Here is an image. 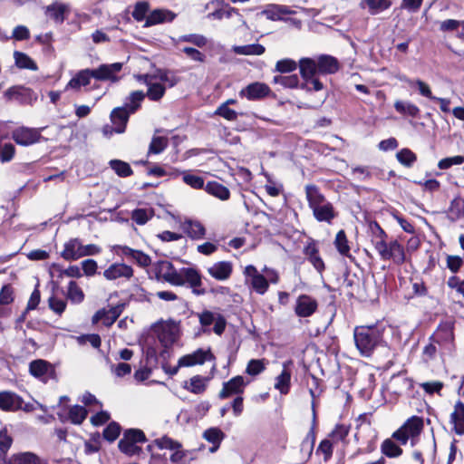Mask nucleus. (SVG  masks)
Returning <instances> with one entry per match:
<instances>
[{"instance_id": "obj_22", "label": "nucleus", "mask_w": 464, "mask_h": 464, "mask_svg": "<svg viewBox=\"0 0 464 464\" xmlns=\"http://www.w3.org/2000/svg\"><path fill=\"white\" fill-rule=\"evenodd\" d=\"M154 445H156L159 449H169L175 450V452L170 456V460L173 463H179L184 458L183 452L179 450L181 448L180 443L168 437H162L160 439L155 440Z\"/></svg>"}, {"instance_id": "obj_31", "label": "nucleus", "mask_w": 464, "mask_h": 464, "mask_svg": "<svg viewBox=\"0 0 464 464\" xmlns=\"http://www.w3.org/2000/svg\"><path fill=\"white\" fill-rule=\"evenodd\" d=\"M267 19L276 21L284 19L286 14H295V11L291 10L286 5H268L262 12Z\"/></svg>"}, {"instance_id": "obj_47", "label": "nucleus", "mask_w": 464, "mask_h": 464, "mask_svg": "<svg viewBox=\"0 0 464 464\" xmlns=\"http://www.w3.org/2000/svg\"><path fill=\"white\" fill-rule=\"evenodd\" d=\"M398 161L407 168H411L417 160V156L410 149H402L396 154Z\"/></svg>"}, {"instance_id": "obj_53", "label": "nucleus", "mask_w": 464, "mask_h": 464, "mask_svg": "<svg viewBox=\"0 0 464 464\" xmlns=\"http://www.w3.org/2000/svg\"><path fill=\"white\" fill-rule=\"evenodd\" d=\"M67 295L74 303H80L84 298L82 290L74 281L69 283Z\"/></svg>"}, {"instance_id": "obj_3", "label": "nucleus", "mask_w": 464, "mask_h": 464, "mask_svg": "<svg viewBox=\"0 0 464 464\" xmlns=\"http://www.w3.org/2000/svg\"><path fill=\"white\" fill-rule=\"evenodd\" d=\"M383 329L378 323L355 327L354 342L362 355L368 357L372 354L382 339Z\"/></svg>"}, {"instance_id": "obj_9", "label": "nucleus", "mask_w": 464, "mask_h": 464, "mask_svg": "<svg viewBox=\"0 0 464 464\" xmlns=\"http://www.w3.org/2000/svg\"><path fill=\"white\" fill-rule=\"evenodd\" d=\"M248 382V381H245V379L240 375L233 377L229 381L223 383V387L218 393L219 399L224 400L234 395H242Z\"/></svg>"}, {"instance_id": "obj_45", "label": "nucleus", "mask_w": 464, "mask_h": 464, "mask_svg": "<svg viewBox=\"0 0 464 464\" xmlns=\"http://www.w3.org/2000/svg\"><path fill=\"white\" fill-rule=\"evenodd\" d=\"M30 94V90L22 86H13L5 92V97L8 101L15 100L19 102L24 101V97Z\"/></svg>"}, {"instance_id": "obj_54", "label": "nucleus", "mask_w": 464, "mask_h": 464, "mask_svg": "<svg viewBox=\"0 0 464 464\" xmlns=\"http://www.w3.org/2000/svg\"><path fill=\"white\" fill-rule=\"evenodd\" d=\"M252 288L259 295H264L268 289V282L262 274L253 278L250 282Z\"/></svg>"}, {"instance_id": "obj_30", "label": "nucleus", "mask_w": 464, "mask_h": 464, "mask_svg": "<svg viewBox=\"0 0 464 464\" xmlns=\"http://www.w3.org/2000/svg\"><path fill=\"white\" fill-rule=\"evenodd\" d=\"M8 464H48V462L33 452H21L12 455Z\"/></svg>"}, {"instance_id": "obj_56", "label": "nucleus", "mask_w": 464, "mask_h": 464, "mask_svg": "<svg viewBox=\"0 0 464 464\" xmlns=\"http://www.w3.org/2000/svg\"><path fill=\"white\" fill-rule=\"evenodd\" d=\"M111 169L121 177H127L131 174L130 167L128 163L113 160L110 161Z\"/></svg>"}, {"instance_id": "obj_15", "label": "nucleus", "mask_w": 464, "mask_h": 464, "mask_svg": "<svg viewBox=\"0 0 464 464\" xmlns=\"http://www.w3.org/2000/svg\"><path fill=\"white\" fill-rule=\"evenodd\" d=\"M157 329H162L159 334L160 341L165 345L173 343L178 338V326L175 321H160Z\"/></svg>"}, {"instance_id": "obj_27", "label": "nucleus", "mask_w": 464, "mask_h": 464, "mask_svg": "<svg viewBox=\"0 0 464 464\" xmlns=\"http://www.w3.org/2000/svg\"><path fill=\"white\" fill-rule=\"evenodd\" d=\"M181 227L183 231L192 239H201L206 234V228L198 220L186 219Z\"/></svg>"}, {"instance_id": "obj_7", "label": "nucleus", "mask_w": 464, "mask_h": 464, "mask_svg": "<svg viewBox=\"0 0 464 464\" xmlns=\"http://www.w3.org/2000/svg\"><path fill=\"white\" fill-rule=\"evenodd\" d=\"M423 428L422 419L413 416L410 418L398 430H396L392 437L400 441L402 445L406 444L409 439L418 437Z\"/></svg>"}, {"instance_id": "obj_36", "label": "nucleus", "mask_w": 464, "mask_h": 464, "mask_svg": "<svg viewBox=\"0 0 464 464\" xmlns=\"http://www.w3.org/2000/svg\"><path fill=\"white\" fill-rule=\"evenodd\" d=\"M397 78L400 81L408 83L410 86H416L418 88L420 95H422L430 100L437 99V97L432 94L430 87L425 82H423L420 79L411 80V79L408 78L407 76L401 75V74L397 75Z\"/></svg>"}, {"instance_id": "obj_17", "label": "nucleus", "mask_w": 464, "mask_h": 464, "mask_svg": "<svg viewBox=\"0 0 464 464\" xmlns=\"http://www.w3.org/2000/svg\"><path fill=\"white\" fill-rule=\"evenodd\" d=\"M133 276V270L130 266L123 263H115L111 265L103 272V276L107 280H116L119 278H130Z\"/></svg>"}, {"instance_id": "obj_29", "label": "nucleus", "mask_w": 464, "mask_h": 464, "mask_svg": "<svg viewBox=\"0 0 464 464\" xmlns=\"http://www.w3.org/2000/svg\"><path fill=\"white\" fill-rule=\"evenodd\" d=\"M292 361H287L283 364V371L276 379L275 388L282 394H286L290 389L291 372L288 367L292 364Z\"/></svg>"}, {"instance_id": "obj_1", "label": "nucleus", "mask_w": 464, "mask_h": 464, "mask_svg": "<svg viewBox=\"0 0 464 464\" xmlns=\"http://www.w3.org/2000/svg\"><path fill=\"white\" fill-rule=\"evenodd\" d=\"M147 273L150 277L155 276L158 280L163 279L172 285H188L192 293L201 295L206 293L202 288V277L199 272L193 267H182L176 269L173 265L167 260L159 261L150 266Z\"/></svg>"}, {"instance_id": "obj_11", "label": "nucleus", "mask_w": 464, "mask_h": 464, "mask_svg": "<svg viewBox=\"0 0 464 464\" xmlns=\"http://www.w3.org/2000/svg\"><path fill=\"white\" fill-rule=\"evenodd\" d=\"M29 372L34 377L38 378L44 382L54 375V369L53 365L42 359L31 362L29 364Z\"/></svg>"}, {"instance_id": "obj_55", "label": "nucleus", "mask_w": 464, "mask_h": 464, "mask_svg": "<svg viewBox=\"0 0 464 464\" xmlns=\"http://www.w3.org/2000/svg\"><path fill=\"white\" fill-rule=\"evenodd\" d=\"M463 265L464 261L459 256L447 255L446 266L450 270L451 273L457 274L463 266Z\"/></svg>"}, {"instance_id": "obj_34", "label": "nucleus", "mask_w": 464, "mask_h": 464, "mask_svg": "<svg viewBox=\"0 0 464 464\" xmlns=\"http://www.w3.org/2000/svg\"><path fill=\"white\" fill-rule=\"evenodd\" d=\"M317 62L319 73H334L340 67L337 59L330 55H321Z\"/></svg>"}, {"instance_id": "obj_16", "label": "nucleus", "mask_w": 464, "mask_h": 464, "mask_svg": "<svg viewBox=\"0 0 464 464\" xmlns=\"http://www.w3.org/2000/svg\"><path fill=\"white\" fill-rule=\"evenodd\" d=\"M208 274L218 281L227 280L233 272V265L229 261H218L208 267Z\"/></svg>"}, {"instance_id": "obj_41", "label": "nucleus", "mask_w": 464, "mask_h": 464, "mask_svg": "<svg viewBox=\"0 0 464 464\" xmlns=\"http://www.w3.org/2000/svg\"><path fill=\"white\" fill-rule=\"evenodd\" d=\"M265 51L266 48L259 44L233 46V52L239 55H261Z\"/></svg>"}, {"instance_id": "obj_57", "label": "nucleus", "mask_w": 464, "mask_h": 464, "mask_svg": "<svg viewBox=\"0 0 464 464\" xmlns=\"http://www.w3.org/2000/svg\"><path fill=\"white\" fill-rule=\"evenodd\" d=\"M266 369L265 360L252 359L248 362L246 372L249 375L256 376Z\"/></svg>"}, {"instance_id": "obj_6", "label": "nucleus", "mask_w": 464, "mask_h": 464, "mask_svg": "<svg viewBox=\"0 0 464 464\" xmlns=\"http://www.w3.org/2000/svg\"><path fill=\"white\" fill-rule=\"evenodd\" d=\"M144 440L145 435L141 430L129 429L124 431L118 447L122 453L134 456L141 452V447L139 444Z\"/></svg>"}, {"instance_id": "obj_63", "label": "nucleus", "mask_w": 464, "mask_h": 464, "mask_svg": "<svg viewBox=\"0 0 464 464\" xmlns=\"http://www.w3.org/2000/svg\"><path fill=\"white\" fill-rule=\"evenodd\" d=\"M13 443L12 437L8 434L7 429L4 428L0 430V451L5 454Z\"/></svg>"}, {"instance_id": "obj_14", "label": "nucleus", "mask_w": 464, "mask_h": 464, "mask_svg": "<svg viewBox=\"0 0 464 464\" xmlns=\"http://www.w3.org/2000/svg\"><path fill=\"white\" fill-rule=\"evenodd\" d=\"M213 359L210 349H198L192 353L186 354L179 358V366L190 367L197 364H203L206 361Z\"/></svg>"}, {"instance_id": "obj_46", "label": "nucleus", "mask_w": 464, "mask_h": 464, "mask_svg": "<svg viewBox=\"0 0 464 464\" xmlns=\"http://www.w3.org/2000/svg\"><path fill=\"white\" fill-rule=\"evenodd\" d=\"M15 64L21 69H29L33 71L37 70L35 63L25 53L20 52H14Z\"/></svg>"}, {"instance_id": "obj_37", "label": "nucleus", "mask_w": 464, "mask_h": 464, "mask_svg": "<svg viewBox=\"0 0 464 464\" xmlns=\"http://www.w3.org/2000/svg\"><path fill=\"white\" fill-rule=\"evenodd\" d=\"M224 437V433L218 428H209L203 433V438L213 444L209 449V451L212 453L217 451Z\"/></svg>"}, {"instance_id": "obj_4", "label": "nucleus", "mask_w": 464, "mask_h": 464, "mask_svg": "<svg viewBox=\"0 0 464 464\" xmlns=\"http://www.w3.org/2000/svg\"><path fill=\"white\" fill-rule=\"evenodd\" d=\"M177 82L176 77L164 70L147 73V98L151 101L160 100L166 89L173 87Z\"/></svg>"}, {"instance_id": "obj_21", "label": "nucleus", "mask_w": 464, "mask_h": 464, "mask_svg": "<svg viewBox=\"0 0 464 464\" xmlns=\"http://www.w3.org/2000/svg\"><path fill=\"white\" fill-rule=\"evenodd\" d=\"M131 113L126 111V108L123 107H116L114 108L111 114L110 120L113 126H115L116 133H123L126 130V125L129 121V117Z\"/></svg>"}, {"instance_id": "obj_39", "label": "nucleus", "mask_w": 464, "mask_h": 464, "mask_svg": "<svg viewBox=\"0 0 464 464\" xmlns=\"http://www.w3.org/2000/svg\"><path fill=\"white\" fill-rule=\"evenodd\" d=\"M207 382L206 378L196 375L190 378L189 381L185 382L183 388L192 393L200 394L206 390Z\"/></svg>"}, {"instance_id": "obj_51", "label": "nucleus", "mask_w": 464, "mask_h": 464, "mask_svg": "<svg viewBox=\"0 0 464 464\" xmlns=\"http://www.w3.org/2000/svg\"><path fill=\"white\" fill-rule=\"evenodd\" d=\"M208 16L218 20H222L225 18H237L239 22H242L240 18V13L235 8H229L227 10H218L209 14Z\"/></svg>"}, {"instance_id": "obj_18", "label": "nucleus", "mask_w": 464, "mask_h": 464, "mask_svg": "<svg viewBox=\"0 0 464 464\" xmlns=\"http://www.w3.org/2000/svg\"><path fill=\"white\" fill-rule=\"evenodd\" d=\"M269 92L270 89L266 84L262 82H254L242 89L239 95L252 101L265 98L269 94Z\"/></svg>"}, {"instance_id": "obj_61", "label": "nucleus", "mask_w": 464, "mask_h": 464, "mask_svg": "<svg viewBox=\"0 0 464 464\" xmlns=\"http://www.w3.org/2000/svg\"><path fill=\"white\" fill-rule=\"evenodd\" d=\"M297 68V63L292 59H283L276 63V71L281 73L291 72Z\"/></svg>"}, {"instance_id": "obj_26", "label": "nucleus", "mask_w": 464, "mask_h": 464, "mask_svg": "<svg viewBox=\"0 0 464 464\" xmlns=\"http://www.w3.org/2000/svg\"><path fill=\"white\" fill-rule=\"evenodd\" d=\"M82 242L78 238H72L63 246L61 256L67 261L77 260L82 257Z\"/></svg>"}, {"instance_id": "obj_60", "label": "nucleus", "mask_w": 464, "mask_h": 464, "mask_svg": "<svg viewBox=\"0 0 464 464\" xmlns=\"http://www.w3.org/2000/svg\"><path fill=\"white\" fill-rule=\"evenodd\" d=\"M121 433V426L116 422H111L103 430V438L108 441H114Z\"/></svg>"}, {"instance_id": "obj_32", "label": "nucleus", "mask_w": 464, "mask_h": 464, "mask_svg": "<svg viewBox=\"0 0 464 464\" xmlns=\"http://www.w3.org/2000/svg\"><path fill=\"white\" fill-rule=\"evenodd\" d=\"M175 17L176 14L169 10L155 9L147 14V26L171 22Z\"/></svg>"}, {"instance_id": "obj_35", "label": "nucleus", "mask_w": 464, "mask_h": 464, "mask_svg": "<svg viewBox=\"0 0 464 464\" xmlns=\"http://www.w3.org/2000/svg\"><path fill=\"white\" fill-rule=\"evenodd\" d=\"M451 422L454 425V430L459 435L464 434V403L458 401L454 411L450 415Z\"/></svg>"}, {"instance_id": "obj_28", "label": "nucleus", "mask_w": 464, "mask_h": 464, "mask_svg": "<svg viewBox=\"0 0 464 464\" xmlns=\"http://www.w3.org/2000/svg\"><path fill=\"white\" fill-rule=\"evenodd\" d=\"M362 9H367L368 13L372 15H376L382 12L389 9L392 5L390 0H362L360 2Z\"/></svg>"}, {"instance_id": "obj_42", "label": "nucleus", "mask_w": 464, "mask_h": 464, "mask_svg": "<svg viewBox=\"0 0 464 464\" xmlns=\"http://www.w3.org/2000/svg\"><path fill=\"white\" fill-rule=\"evenodd\" d=\"M14 301V289L10 285H5L0 291V317L8 316L5 305L10 304Z\"/></svg>"}, {"instance_id": "obj_58", "label": "nucleus", "mask_w": 464, "mask_h": 464, "mask_svg": "<svg viewBox=\"0 0 464 464\" xmlns=\"http://www.w3.org/2000/svg\"><path fill=\"white\" fill-rule=\"evenodd\" d=\"M274 82L280 84L284 87L295 88L298 85L299 79L295 74L289 76L278 75L274 77Z\"/></svg>"}, {"instance_id": "obj_38", "label": "nucleus", "mask_w": 464, "mask_h": 464, "mask_svg": "<svg viewBox=\"0 0 464 464\" xmlns=\"http://www.w3.org/2000/svg\"><path fill=\"white\" fill-rule=\"evenodd\" d=\"M300 72L304 79L314 77L318 72V62L310 58H303L299 62Z\"/></svg>"}, {"instance_id": "obj_62", "label": "nucleus", "mask_w": 464, "mask_h": 464, "mask_svg": "<svg viewBox=\"0 0 464 464\" xmlns=\"http://www.w3.org/2000/svg\"><path fill=\"white\" fill-rule=\"evenodd\" d=\"M462 163H464V156L457 155L440 160L438 167L440 169H447L453 165H461Z\"/></svg>"}, {"instance_id": "obj_50", "label": "nucleus", "mask_w": 464, "mask_h": 464, "mask_svg": "<svg viewBox=\"0 0 464 464\" xmlns=\"http://www.w3.org/2000/svg\"><path fill=\"white\" fill-rule=\"evenodd\" d=\"M335 246L341 255L347 256L350 252L346 235L343 230H340L335 237Z\"/></svg>"}, {"instance_id": "obj_44", "label": "nucleus", "mask_w": 464, "mask_h": 464, "mask_svg": "<svg viewBox=\"0 0 464 464\" xmlns=\"http://www.w3.org/2000/svg\"><path fill=\"white\" fill-rule=\"evenodd\" d=\"M394 108L397 112L411 117H417L420 113V109L410 102L398 100L394 102Z\"/></svg>"}, {"instance_id": "obj_23", "label": "nucleus", "mask_w": 464, "mask_h": 464, "mask_svg": "<svg viewBox=\"0 0 464 464\" xmlns=\"http://www.w3.org/2000/svg\"><path fill=\"white\" fill-rule=\"evenodd\" d=\"M304 254L319 273L324 270L325 266L319 255V250L314 240H310L307 243L304 248Z\"/></svg>"}, {"instance_id": "obj_49", "label": "nucleus", "mask_w": 464, "mask_h": 464, "mask_svg": "<svg viewBox=\"0 0 464 464\" xmlns=\"http://www.w3.org/2000/svg\"><path fill=\"white\" fill-rule=\"evenodd\" d=\"M382 451L389 458H396L402 453V450L390 439L383 441L382 445Z\"/></svg>"}, {"instance_id": "obj_48", "label": "nucleus", "mask_w": 464, "mask_h": 464, "mask_svg": "<svg viewBox=\"0 0 464 464\" xmlns=\"http://www.w3.org/2000/svg\"><path fill=\"white\" fill-rule=\"evenodd\" d=\"M87 411L84 407L74 405L69 410V420L73 424H81L87 417Z\"/></svg>"}, {"instance_id": "obj_52", "label": "nucleus", "mask_w": 464, "mask_h": 464, "mask_svg": "<svg viewBox=\"0 0 464 464\" xmlns=\"http://www.w3.org/2000/svg\"><path fill=\"white\" fill-rule=\"evenodd\" d=\"M182 180L185 184L188 185L192 188L199 189L204 188L205 189V183L203 178L191 174V173H184L182 176Z\"/></svg>"}, {"instance_id": "obj_20", "label": "nucleus", "mask_w": 464, "mask_h": 464, "mask_svg": "<svg viewBox=\"0 0 464 464\" xmlns=\"http://www.w3.org/2000/svg\"><path fill=\"white\" fill-rule=\"evenodd\" d=\"M169 130H157L152 138L149 146L148 153L150 154H160L161 153L169 144Z\"/></svg>"}, {"instance_id": "obj_33", "label": "nucleus", "mask_w": 464, "mask_h": 464, "mask_svg": "<svg viewBox=\"0 0 464 464\" xmlns=\"http://www.w3.org/2000/svg\"><path fill=\"white\" fill-rule=\"evenodd\" d=\"M205 190L208 194L222 201H226L230 198L229 189L217 181H208L205 186Z\"/></svg>"}, {"instance_id": "obj_13", "label": "nucleus", "mask_w": 464, "mask_h": 464, "mask_svg": "<svg viewBox=\"0 0 464 464\" xmlns=\"http://www.w3.org/2000/svg\"><path fill=\"white\" fill-rule=\"evenodd\" d=\"M317 301L307 295H301L295 302V311L300 317H309L316 311Z\"/></svg>"}, {"instance_id": "obj_40", "label": "nucleus", "mask_w": 464, "mask_h": 464, "mask_svg": "<svg viewBox=\"0 0 464 464\" xmlns=\"http://www.w3.org/2000/svg\"><path fill=\"white\" fill-rule=\"evenodd\" d=\"M145 95L141 91H135L130 93V95L126 98L125 103L122 106L126 108V111L134 113L141 105Z\"/></svg>"}, {"instance_id": "obj_19", "label": "nucleus", "mask_w": 464, "mask_h": 464, "mask_svg": "<svg viewBox=\"0 0 464 464\" xmlns=\"http://www.w3.org/2000/svg\"><path fill=\"white\" fill-rule=\"evenodd\" d=\"M23 399L12 392H0V409L5 411H15L22 409Z\"/></svg>"}, {"instance_id": "obj_25", "label": "nucleus", "mask_w": 464, "mask_h": 464, "mask_svg": "<svg viewBox=\"0 0 464 464\" xmlns=\"http://www.w3.org/2000/svg\"><path fill=\"white\" fill-rule=\"evenodd\" d=\"M92 78H94L93 69L81 70L69 81L65 90L73 89L78 91L81 87L89 85Z\"/></svg>"}, {"instance_id": "obj_24", "label": "nucleus", "mask_w": 464, "mask_h": 464, "mask_svg": "<svg viewBox=\"0 0 464 464\" xmlns=\"http://www.w3.org/2000/svg\"><path fill=\"white\" fill-rule=\"evenodd\" d=\"M70 12V6L67 4L54 2L45 7V14L57 24H62Z\"/></svg>"}, {"instance_id": "obj_59", "label": "nucleus", "mask_w": 464, "mask_h": 464, "mask_svg": "<svg viewBox=\"0 0 464 464\" xmlns=\"http://www.w3.org/2000/svg\"><path fill=\"white\" fill-rule=\"evenodd\" d=\"M76 341L80 345H83L89 343L93 348H99L102 343L100 336L95 334H82L77 336Z\"/></svg>"}, {"instance_id": "obj_64", "label": "nucleus", "mask_w": 464, "mask_h": 464, "mask_svg": "<svg viewBox=\"0 0 464 464\" xmlns=\"http://www.w3.org/2000/svg\"><path fill=\"white\" fill-rule=\"evenodd\" d=\"M215 114L219 115L227 121H236L237 119V111L230 109L226 104H221L215 111Z\"/></svg>"}, {"instance_id": "obj_5", "label": "nucleus", "mask_w": 464, "mask_h": 464, "mask_svg": "<svg viewBox=\"0 0 464 464\" xmlns=\"http://www.w3.org/2000/svg\"><path fill=\"white\" fill-rule=\"evenodd\" d=\"M373 246L382 260H392L398 265L404 263V248L397 240L387 243L385 239L377 238Z\"/></svg>"}, {"instance_id": "obj_43", "label": "nucleus", "mask_w": 464, "mask_h": 464, "mask_svg": "<svg viewBox=\"0 0 464 464\" xmlns=\"http://www.w3.org/2000/svg\"><path fill=\"white\" fill-rule=\"evenodd\" d=\"M116 254L122 255L135 260L140 266L145 265V255L141 251L131 249L128 246H117L114 247Z\"/></svg>"}, {"instance_id": "obj_12", "label": "nucleus", "mask_w": 464, "mask_h": 464, "mask_svg": "<svg viewBox=\"0 0 464 464\" xmlns=\"http://www.w3.org/2000/svg\"><path fill=\"white\" fill-rule=\"evenodd\" d=\"M12 138L17 144L28 146L37 142L41 134L38 130L21 127L13 131Z\"/></svg>"}, {"instance_id": "obj_2", "label": "nucleus", "mask_w": 464, "mask_h": 464, "mask_svg": "<svg viewBox=\"0 0 464 464\" xmlns=\"http://www.w3.org/2000/svg\"><path fill=\"white\" fill-rule=\"evenodd\" d=\"M305 197L317 221L331 224L336 218L337 213L333 204L325 198L315 185L305 186Z\"/></svg>"}, {"instance_id": "obj_10", "label": "nucleus", "mask_w": 464, "mask_h": 464, "mask_svg": "<svg viewBox=\"0 0 464 464\" xmlns=\"http://www.w3.org/2000/svg\"><path fill=\"white\" fill-rule=\"evenodd\" d=\"M116 295L117 294L111 295L107 306L98 310L92 319H118L124 310L126 304L122 301L116 304L111 302L113 296Z\"/></svg>"}, {"instance_id": "obj_8", "label": "nucleus", "mask_w": 464, "mask_h": 464, "mask_svg": "<svg viewBox=\"0 0 464 464\" xmlns=\"http://www.w3.org/2000/svg\"><path fill=\"white\" fill-rule=\"evenodd\" d=\"M123 64L121 63H103L94 70V79L97 81H109L118 82L121 77L118 73L121 71Z\"/></svg>"}]
</instances>
